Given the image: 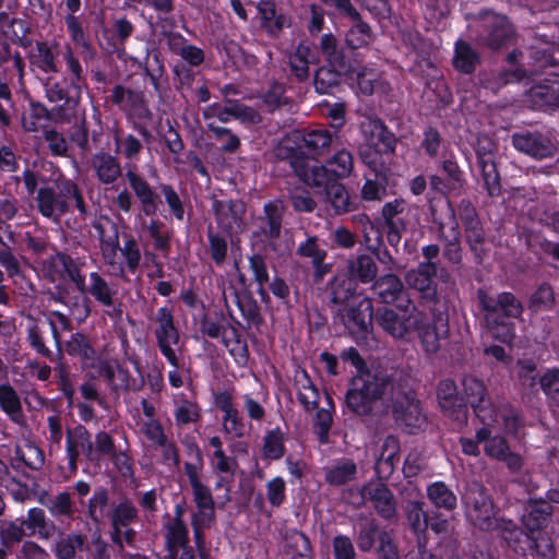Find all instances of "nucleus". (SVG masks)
<instances>
[{"mask_svg": "<svg viewBox=\"0 0 559 559\" xmlns=\"http://www.w3.org/2000/svg\"><path fill=\"white\" fill-rule=\"evenodd\" d=\"M388 395L396 423L409 428L420 429L426 424L420 402L399 372L383 369L360 371L349 383L345 394L346 407L359 417H374L388 413L381 400Z\"/></svg>", "mask_w": 559, "mask_h": 559, "instance_id": "f257e3e1", "label": "nucleus"}, {"mask_svg": "<svg viewBox=\"0 0 559 559\" xmlns=\"http://www.w3.org/2000/svg\"><path fill=\"white\" fill-rule=\"evenodd\" d=\"M479 308L485 312L484 321L489 334L497 341L511 345L515 340L514 319L523 313L522 302L509 292L490 296L485 289L477 290Z\"/></svg>", "mask_w": 559, "mask_h": 559, "instance_id": "f03ea898", "label": "nucleus"}, {"mask_svg": "<svg viewBox=\"0 0 559 559\" xmlns=\"http://www.w3.org/2000/svg\"><path fill=\"white\" fill-rule=\"evenodd\" d=\"M429 213L437 226V237L442 243V255L445 261L459 271L463 269L462 234L456 222L455 210L450 200L429 202Z\"/></svg>", "mask_w": 559, "mask_h": 559, "instance_id": "7ed1b4c3", "label": "nucleus"}, {"mask_svg": "<svg viewBox=\"0 0 559 559\" xmlns=\"http://www.w3.org/2000/svg\"><path fill=\"white\" fill-rule=\"evenodd\" d=\"M477 43L490 50L497 51L515 40V29L510 20L492 11L479 13Z\"/></svg>", "mask_w": 559, "mask_h": 559, "instance_id": "20e7f679", "label": "nucleus"}, {"mask_svg": "<svg viewBox=\"0 0 559 559\" xmlns=\"http://www.w3.org/2000/svg\"><path fill=\"white\" fill-rule=\"evenodd\" d=\"M468 520L481 531L495 527L493 502L486 487L478 481H471L463 496Z\"/></svg>", "mask_w": 559, "mask_h": 559, "instance_id": "39448f33", "label": "nucleus"}, {"mask_svg": "<svg viewBox=\"0 0 559 559\" xmlns=\"http://www.w3.org/2000/svg\"><path fill=\"white\" fill-rule=\"evenodd\" d=\"M399 309L403 310V313L389 307L378 308L374 313V321L386 334L401 340L417 326L420 312L412 305L409 298H406L405 305H399Z\"/></svg>", "mask_w": 559, "mask_h": 559, "instance_id": "423d86ee", "label": "nucleus"}, {"mask_svg": "<svg viewBox=\"0 0 559 559\" xmlns=\"http://www.w3.org/2000/svg\"><path fill=\"white\" fill-rule=\"evenodd\" d=\"M334 314L352 334L365 336L372 331L373 304L368 297L362 298L357 304L352 302L334 309Z\"/></svg>", "mask_w": 559, "mask_h": 559, "instance_id": "0eeeda50", "label": "nucleus"}, {"mask_svg": "<svg viewBox=\"0 0 559 559\" xmlns=\"http://www.w3.org/2000/svg\"><path fill=\"white\" fill-rule=\"evenodd\" d=\"M361 503L371 502L376 512L384 520L391 521L397 514V501L389 487L379 481H369L359 489Z\"/></svg>", "mask_w": 559, "mask_h": 559, "instance_id": "6e6552de", "label": "nucleus"}, {"mask_svg": "<svg viewBox=\"0 0 559 559\" xmlns=\"http://www.w3.org/2000/svg\"><path fill=\"white\" fill-rule=\"evenodd\" d=\"M381 214L386 227V241L391 247H397L411 222V212L405 201L394 200L385 203Z\"/></svg>", "mask_w": 559, "mask_h": 559, "instance_id": "1a4fd4ad", "label": "nucleus"}, {"mask_svg": "<svg viewBox=\"0 0 559 559\" xmlns=\"http://www.w3.org/2000/svg\"><path fill=\"white\" fill-rule=\"evenodd\" d=\"M212 210L218 227L229 235L240 234L245 229L246 204L241 200L221 201L214 199Z\"/></svg>", "mask_w": 559, "mask_h": 559, "instance_id": "9d476101", "label": "nucleus"}, {"mask_svg": "<svg viewBox=\"0 0 559 559\" xmlns=\"http://www.w3.org/2000/svg\"><path fill=\"white\" fill-rule=\"evenodd\" d=\"M463 392L466 403L471 405L475 415L486 423L492 418V403L484 382L473 376L462 379Z\"/></svg>", "mask_w": 559, "mask_h": 559, "instance_id": "9b49d317", "label": "nucleus"}, {"mask_svg": "<svg viewBox=\"0 0 559 559\" xmlns=\"http://www.w3.org/2000/svg\"><path fill=\"white\" fill-rule=\"evenodd\" d=\"M157 328L155 336L162 354L174 366L178 367V358L171 345L177 344L179 341V332L174 324V317L168 308H160L156 313Z\"/></svg>", "mask_w": 559, "mask_h": 559, "instance_id": "f8f14e48", "label": "nucleus"}, {"mask_svg": "<svg viewBox=\"0 0 559 559\" xmlns=\"http://www.w3.org/2000/svg\"><path fill=\"white\" fill-rule=\"evenodd\" d=\"M320 50L326 64L346 76L353 75L357 70V60L338 46L333 34H325L320 40Z\"/></svg>", "mask_w": 559, "mask_h": 559, "instance_id": "ddd939ff", "label": "nucleus"}, {"mask_svg": "<svg viewBox=\"0 0 559 559\" xmlns=\"http://www.w3.org/2000/svg\"><path fill=\"white\" fill-rule=\"evenodd\" d=\"M512 144L515 150L535 159L550 158L556 153V146L551 140L539 132L514 133Z\"/></svg>", "mask_w": 559, "mask_h": 559, "instance_id": "4468645a", "label": "nucleus"}, {"mask_svg": "<svg viewBox=\"0 0 559 559\" xmlns=\"http://www.w3.org/2000/svg\"><path fill=\"white\" fill-rule=\"evenodd\" d=\"M437 397L445 415L460 425L467 421V405L457 396V388L453 380H441L437 386Z\"/></svg>", "mask_w": 559, "mask_h": 559, "instance_id": "2eb2a0df", "label": "nucleus"}, {"mask_svg": "<svg viewBox=\"0 0 559 559\" xmlns=\"http://www.w3.org/2000/svg\"><path fill=\"white\" fill-rule=\"evenodd\" d=\"M371 284L372 294L382 304L393 305L399 301L406 304L407 289L401 277L394 272L377 276Z\"/></svg>", "mask_w": 559, "mask_h": 559, "instance_id": "dca6fc26", "label": "nucleus"}, {"mask_svg": "<svg viewBox=\"0 0 559 559\" xmlns=\"http://www.w3.org/2000/svg\"><path fill=\"white\" fill-rule=\"evenodd\" d=\"M345 274L357 284L368 285L378 276L379 267L370 253H359L345 261Z\"/></svg>", "mask_w": 559, "mask_h": 559, "instance_id": "f3484780", "label": "nucleus"}, {"mask_svg": "<svg viewBox=\"0 0 559 559\" xmlns=\"http://www.w3.org/2000/svg\"><path fill=\"white\" fill-rule=\"evenodd\" d=\"M399 461L400 441L395 436L389 435L384 438L381 452L376 461L374 471L378 478L380 480L390 478Z\"/></svg>", "mask_w": 559, "mask_h": 559, "instance_id": "a211bd4d", "label": "nucleus"}, {"mask_svg": "<svg viewBox=\"0 0 559 559\" xmlns=\"http://www.w3.org/2000/svg\"><path fill=\"white\" fill-rule=\"evenodd\" d=\"M364 133L367 142L373 146L378 153H393L396 145V136L384 126L380 119L369 121L364 126Z\"/></svg>", "mask_w": 559, "mask_h": 559, "instance_id": "6ab92c4d", "label": "nucleus"}, {"mask_svg": "<svg viewBox=\"0 0 559 559\" xmlns=\"http://www.w3.org/2000/svg\"><path fill=\"white\" fill-rule=\"evenodd\" d=\"M284 211L285 207L280 201L266 203L263 209V215L258 218L260 235L267 240L280 238Z\"/></svg>", "mask_w": 559, "mask_h": 559, "instance_id": "aec40b11", "label": "nucleus"}, {"mask_svg": "<svg viewBox=\"0 0 559 559\" xmlns=\"http://www.w3.org/2000/svg\"><path fill=\"white\" fill-rule=\"evenodd\" d=\"M552 507L544 499H528L525 512L522 515L523 525L532 533L540 531L547 525Z\"/></svg>", "mask_w": 559, "mask_h": 559, "instance_id": "412c9836", "label": "nucleus"}, {"mask_svg": "<svg viewBox=\"0 0 559 559\" xmlns=\"http://www.w3.org/2000/svg\"><path fill=\"white\" fill-rule=\"evenodd\" d=\"M110 100L122 110H133L139 115H150V110L145 105V96L141 91H134L117 84L111 90Z\"/></svg>", "mask_w": 559, "mask_h": 559, "instance_id": "4be33fe9", "label": "nucleus"}, {"mask_svg": "<svg viewBox=\"0 0 559 559\" xmlns=\"http://www.w3.org/2000/svg\"><path fill=\"white\" fill-rule=\"evenodd\" d=\"M330 301L334 309L342 308L353 302L357 295V283L345 273L343 275H335L330 284Z\"/></svg>", "mask_w": 559, "mask_h": 559, "instance_id": "5701e85b", "label": "nucleus"}, {"mask_svg": "<svg viewBox=\"0 0 559 559\" xmlns=\"http://www.w3.org/2000/svg\"><path fill=\"white\" fill-rule=\"evenodd\" d=\"M91 166L97 179L104 185L114 183L122 174L117 157L106 152L94 154L91 158Z\"/></svg>", "mask_w": 559, "mask_h": 559, "instance_id": "b1692460", "label": "nucleus"}, {"mask_svg": "<svg viewBox=\"0 0 559 559\" xmlns=\"http://www.w3.org/2000/svg\"><path fill=\"white\" fill-rule=\"evenodd\" d=\"M37 209L39 213L48 218L58 219L69 211V204L63 199H58L56 192L50 187L40 188L36 195Z\"/></svg>", "mask_w": 559, "mask_h": 559, "instance_id": "393cba45", "label": "nucleus"}, {"mask_svg": "<svg viewBox=\"0 0 559 559\" xmlns=\"http://www.w3.org/2000/svg\"><path fill=\"white\" fill-rule=\"evenodd\" d=\"M51 263L57 269L62 280H68L74 283L78 290L85 293V280L81 274L80 265L71 255L63 252H58L55 257L51 258Z\"/></svg>", "mask_w": 559, "mask_h": 559, "instance_id": "a878e982", "label": "nucleus"}, {"mask_svg": "<svg viewBox=\"0 0 559 559\" xmlns=\"http://www.w3.org/2000/svg\"><path fill=\"white\" fill-rule=\"evenodd\" d=\"M324 199L337 215L352 212L356 210V200L352 199L345 186L338 180L329 185L324 191Z\"/></svg>", "mask_w": 559, "mask_h": 559, "instance_id": "bb28decb", "label": "nucleus"}, {"mask_svg": "<svg viewBox=\"0 0 559 559\" xmlns=\"http://www.w3.org/2000/svg\"><path fill=\"white\" fill-rule=\"evenodd\" d=\"M464 239L476 265H481L489 253L486 231L481 225L464 228Z\"/></svg>", "mask_w": 559, "mask_h": 559, "instance_id": "cd10ccee", "label": "nucleus"}, {"mask_svg": "<svg viewBox=\"0 0 559 559\" xmlns=\"http://www.w3.org/2000/svg\"><path fill=\"white\" fill-rule=\"evenodd\" d=\"M359 528L356 535V543L358 548L364 551H370L376 542L381 544L382 534H389L386 531L380 528L379 523L374 519L360 518Z\"/></svg>", "mask_w": 559, "mask_h": 559, "instance_id": "c85d7f7f", "label": "nucleus"}, {"mask_svg": "<svg viewBox=\"0 0 559 559\" xmlns=\"http://www.w3.org/2000/svg\"><path fill=\"white\" fill-rule=\"evenodd\" d=\"M46 97L51 103L63 102V105L57 109L59 116L68 110H75L80 103L81 92L74 91V95H70L67 88L59 82H51L48 80L45 84Z\"/></svg>", "mask_w": 559, "mask_h": 559, "instance_id": "c756f323", "label": "nucleus"}, {"mask_svg": "<svg viewBox=\"0 0 559 559\" xmlns=\"http://www.w3.org/2000/svg\"><path fill=\"white\" fill-rule=\"evenodd\" d=\"M480 63L479 53L472 48V46L464 41L457 40L455 44V52L453 57L454 68L465 74H471L476 70Z\"/></svg>", "mask_w": 559, "mask_h": 559, "instance_id": "7c9ffc66", "label": "nucleus"}, {"mask_svg": "<svg viewBox=\"0 0 559 559\" xmlns=\"http://www.w3.org/2000/svg\"><path fill=\"white\" fill-rule=\"evenodd\" d=\"M414 331L417 332L426 354L433 355L440 349V342L444 335L438 331L436 325L427 322L421 313L418 316V323Z\"/></svg>", "mask_w": 559, "mask_h": 559, "instance_id": "2f4dec72", "label": "nucleus"}, {"mask_svg": "<svg viewBox=\"0 0 559 559\" xmlns=\"http://www.w3.org/2000/svg\"><path fill=\"white\" fill-rule=\"evenodd\" d=\"M258 11L261 17V26L272 36H276L285 25V16L276 14L274 1H261L258 4Z\"/></svg>", "mask_w": 559, "mask_h": 559, "instance_id": "473e14b6", "label": "nucleus"}, {"mask_svg": "<svg viewBox=\"0 0 559 559\" xmlns=\"http://www.w3.org/2000/svg\"><path fill=\"white\" fill-rule=\"evenodd\" d=\"M110 230L107 233L103 224H95L94 227L99 234L100 249L105 261L114 264L119 248V237L117 226L109 222Z\"/></svg>", "mask_w": 559, "mask_h": 559, "instance_id": "72a5a7b5", "label": "nucleus"}, {"mask_svg": "<svg viewBox=\"0 0 559 559\" xmlns=\"http://www.w3.org/2000/svg\"><path fill=\"white\" fill-rule=\"evenodd\" d=\"M427 496L438 509L452 511L456 508L457 499L454 492L442 481H436L428 486Z\"/></svg>", "mask_w": 559, "mask_h": 559, "instance_id": "f704fd0d", "label": "nucleus"}, {"mask_svg": "<svg viewBox=\"0 0 559 559\" xmlns=\"http://www.w3.org/2000/svg\"><path fill=\"white\" fill-rule=\"evenodd\" d=\"M302 142L313 156L323 155L330 151L332 134L328 129H313L305 132Z\"/></svg>", "mask_w": 559, "mask_h": 559, "instance_id": "c9c22d12", "label": "nucleus"}, {"mask_svg": "<svg viewBox=\"0 0 559 559\" xmlns=\"http://www.w3.org/2000/svg\"><path fill=\"white\" fill-rule=\"evenodd\" d=\"M0 407L16 424L23 421L20 397L10 384L0 385Z\"/></svg>", "mask_w": 559, "mask_h": 559, "instance_id": "e433bc0d", "label": "nucleus"}, {"mask_svg": "<svg viewBox=\"0 0 559 559\" xmlns=\"http://www.w3.org/2000/svg\"><path fill=\"white\" fill-rule=\"evenodd\" d=\"M343 78H346V75L337 73V70L332 69L329 64L322 66L316 71L314 88L320 94H329L341 84Z\"/></svg>", "mask_w": 559, "mask_h": 559, "instance_id": "4c0bfd02", "label": "nucleus"}, {"mask_svg": "<svg viewBox=\"0 0 559 559\" xmlns=\"http://www.w3.org/2000/svg\"><path fill=\"white\" fill-rule=\"evenodd\" d=\"M424 507V502L412 500L405 508L407 524L416 534H424L429 527V516Z\"/></svg>", "mask_w": 559, "mask_h": 559, "instance_id": "58836bf2", "label": "nucleus"}, {"mask_svg": "<svg viewBox=\"0 0 559 559\" xmlns=\"http://www.w3.org/2000/svg\"><path fill=\"white\" fill-rule=\"evenodd\" d=\"M86 545V536L83 534H68L60 538L55 548L59 559H74L78 550H83Z\"/></svg>", "mask_w": 559, "mask_h": 559, "instance_id": "ea45409f", "label": "nucleus"}, {"mask_svg": "<svg viewBox=\"0 0 559 559\" xmlns=\"http://www.w3.org/2000/svg\"><path fill=\"white\" fill-rule=\"evenodd\" d=\"M556 302L555 292L548 283L540 284L531 295L527 307L533 312L550 310Z\"/></svg>", "mask_w": 559, "mask_h": 559, "instance_id": "a19ab883", "label": "nucleus"}, {"mask_svg": "<svg viewBox=\"0 0 559 559\" xmlns=\"http://www.w3.org/2000/svg\"><path fill=\"white\" fill-rule=\"evenodd\" d=\"M441 169L444 174V188L448 192L460 191L464 188L466 182L464 174L454 159H444Z\"/></svg>", "mask_w": 559, "mask_h": 559, "instance_id": "79ce46f5", "label": "nucleus"}, {"mask_svg": "<svg viewBox=\"0 0 559 559\" xmlns=\"http://www.w3.org/2000/svg\"><path fill=\"white\" fill-rule=\"evenodd\" d=\"M192 488L194 502L199 509L197 516L202 521H211L214 518V500L210 489L202 483Z\"/></svg>", "mask_w": 559, "mask_h": 559, "instance_id": "37998d69", "label": "nucleus"}, {"mask_svg": "<svg viewBox=\"0 0 559 559\" xmlns=\"http://www.w3.org/2000/svg\"><path fill=\"white\" fill-rule=\"evenodd\" d=\"M286 555L290 559H310V542L301 532H293L286 539Z\"/></svg>", "mask_w": 559, "mask_h": 559, "instance_id": "c03bdc74", "label": "nucleus"}, {"mask_svg": "<svg viewBox=\"0 0 559 559\" xmlns=\"http://www.w3.org/2000/svg\"><path fill=\"white\" fill-rule=\"evenodd\" d=\"M66 350L72 356H79L84 360H93L96 352L91 341L83 333H74L66 344Z\"/></svg>", "mask_w": 559, "mask_h": 559, "instance_id": "a18cd8bd", "label": "nucleus"}, {"mask_svg": "<svg viewBox=\"0 0 559 559\" xmlns=\"http://www.w3.org/2000/svg\"><path fill=\"white\" fill-rule=\"evenodd\" d=\"M91 285L86 286L85 293L91 294L98 302L106 307L114 305V292L108 283L96 272L90 275Z\"/></svg>", "mask_w": 559, "mask_h": 559, "instance_id": "49530a36", "label": "nucleus"}, {"mask_svg": "<svg viewBox=\"0 0 559 559\" xmlns=\"http://www.w3.org/2000/svg\"><path fill=\"white\" fill-rule=\"evenodd\" d=\"M131 362L133 364L139 377H130L128 370L123 369L120 365H117V379L120 381L118 384V390L122 389L124 391L139 392L145 386L146 379L142 373L139 360L131 359Z\"/></svg>", "mask_w": 559, "mask_h": 559, "instance_id": "de8ad7c7", "label": "nucleus"}, {"mask_svg": "<svg viewBox=\"0 0 559 559\" xmlns=\"http://www.w3.org/2000/svg\"><path fill=\"white\" fill-rule=\"evenodd\" d=\"M233 294L236 298L238 308L247 322L255 326L260 325L262 323L260 307L252 295L246 294L240 296L235 289H233Z\"/></svg>", "mask_w": 559, "mask_h": 559, "instance_id": "09e8293b", "label": "nucleus"}, {"mask_svg": "<svg viewBox=\"0 0 559 559\" xmlns=\"http://www.w3.org/2000/svg\"><path fill=\"white\" fill-rule=\"evenodd\" d=\"M356 24L346 33L345 41L349 49L356 50L360 47L368 45L371 37L370 26L361 20H354Z\"/></svg>", "mask_w": 559, "mask_h": 559, "instance_id": "8fccbe9b", "label": "nucleus"}, {"mask_svg": "<svg viewBox=\"0 0 559 559\" xmlns=\"http://www.w3.org/2000/svg\"><path fill=\"white\" fill-rule=\"evenodd\" d=\"M356 464L350 460H346L345 462L330 469L325 475V480L333 486H343L353 480L356 476Z\"/></svg>", "mask_w": 559, "mask_h": 559, "instance_id": "3c124183", "label": "nucleus"}, {"mask_svg": "<svg viewBox=\"0 0 559 559\" xmlns=\"http://www.w3.org/2000/svg\"><path fill=\"white\" fill-rule=\"evenodd\" d=\"M335 180L330 168L323 165H312L302 182L312 188L323 189L324 192Z\"/></svg>", "mask_w": 559, "mask_h": 559, "instance_id": "603ef678", "label": "nucleus"}, {"mask_svg": "<svg viewBox=\"0 0 559 559\" xmlns=\"http://www.w3.org/2000/svg\"><path fill=\"white\" fill-rule=\"evenodd\" d=\"M329 168L336 180L347 178L354 167V159L348 151L342 150L333 155L328 162Z\"/></svg>", "mask_w": 559, "mask_h": 559, "instance_id": "864d4df0", "label": "nucleus"}, {"mask_svg": "<svg viewBox=\"0 0 559 559\" xmlns=\"http://www.w3.org/2000/svg\"><path fill=\"white\" fill-rule=\"evenodd\" d=\"M143 69L146 75L150 78L155 90H158L159 79L164 74V64L162 55L156 48L147 50Z\"/></svg>", "mask_w": 559, "mask_h": 559, "instance_id": "5fc2aeb1", "label": "nucleus"}, {"mask_svg": "<svg viewBox=\"0 0 559 559\" xmlns=\"http://www.w3.org/2000/svg\"><path fill=\"white\" fill-rule=\"evenodd\" d=\"M25 536L24 525L14 521H2L0 523V540L2 547L11 549Z\"/></svg>", "mask_w": 559, "mask_h": 559, "instance_id": "6e6d98bb", "label": "nucleus"}, {"mask_svg": "<svg viewBox=\"0 0 559 559\" xmlns=\"http://www.w3.org/2000/svg\"><path fill=\"white\" fill-rule=\"evenodd\" d=\"M207 129L213 133L214 139L222 143V152L233 154L240 147V139L231 130L213 123H209Z\"/></svg>", "mask_w": 559, "mask_h": 559, "instance_id": "4d7b16f0", "label": "nucleus"}, {"mask_svg": "<svg viewBox=\"0 0 559 559\" xmlns=\"http://www.w3.org/2000/svg\"><path fill=\"white\" fill-rule=\"evenodd\" d=\"M478 165L481 169V177L488 194L491 197L499 194L501 191L500 175L495 158L480 162Z\"/></svg>", "mask_w": 559, "mask_h": 559, "instance_id": "13d9d810", "label": "nucleus"}, {"mask_svg": "<svg viewBox=\"0 0 559 559\" xmlns=\"http://www.w3.org/2000/svg\"><path fill=\"white\" fill-rule=\"evenodd\" d=\"M285 453V447L283 443V433L277 428L269 431L264 437L263 455L269 460H278Z\"/></svg>", "mask_w": 559, "mask_h": 559, "instance_id": "bf43d9fd", "label": "nucleus"}, {"mask_svg": "<svg viewBox=\"0 0 559 559\" xmlns=\"http://www.w3.org/2000/svg\"><path fill=\"white\" fill-rule=\"evenodd\" d=\"M109 493L104 487L97 488L88 501V515L92 521L98 524L104 518L105 508L108 506Z\"/></svg>", "mask_w": 559, "mask_h": 559, "instance_id": "052dcab7", "label": "nucleus"}, {"mask_svg": "<svg viewBox=\"0 0 559 559\" xmlns=\"http://www.w3.org/2000/svg\"><path fill=\"white\" fill-rule=\"evenodd\" d=\"M376 233L377 247H369V253L374 258V261H379L388 272H393L397 266L396 261L384 246L382 233L379 230H376Z\"/></svg>", "mask_w": 559, "mask_h": 559, "instance_id": "680f3d73", "label": "nucleus"}, {"mask_svg": "<svg viewBox=\"0 0 559 559\" xmlns=\"http://www.w3.org/2000/svg\"><path fill=\"white\" fill-rule=\"evenodd\" d=\"M138 512L134 506L124 500L120 502L111 512L110 521L112 526H128L136 518Z\"/></svg>", "mask_w": 559, "mask_h": 559, "instance_id": "e2e57ef3", "label": "nucleus"}, {"mask_svg": "<svg viewBox=\"0 0 559 559\" xmlns=\"http://www.w3.org/2000/svg\"><path fill=\"white\" fill-rule=\"evenodd\" d=\"M518 377L522 384L531 390H534L538 382L537 366L532 359L518 360Z\"/></svg>", "mask_w": 559, "mask_h": 559, "instance_id": "0e129e2a", "label": "nucleus"}, {"mask_svg": "<svg viewBox=\"0 0 559 559\" xmlns=\"http://www.w3.org/2000/svg\"><path fill=\"white\" fill-rule=\"evenodd\" d=\"M116 450L115 441L106 431H99L94 441V463H98L100 457L114 456Z\"/></svg>", "mask_w": 559, "mask_h": 559, "instance_id": "69168bd1", "label": "nucleus"}, {"mask_svg": "<svg viewBox=\"0 0 559 559\" xmlns=\"http://www.w3.org/2000/svg\"><path fill=\"white\" fill-rule=\"evenodd\" d=\"M406 282L411 287L421 292L426 298L432 299L437 295L436 284L433 281L426 278L414 270L407 272Z\"/></svg>", "mask_w": 559, "mask_h": 559, "instance_id": "338daca9", "label": "nucleus"}, {"mask_svg": "<svg viewBox=\"0 0 559 559\" xmlns=\"http://www.w3.org/2000/svg\"><path fill=\"white\" fill-rule=\"evenodd\" d=\"M263 103L269 108V111H274L280 107L287 105L288 99L285 97L284 85L273 82L267 92L263 95Z\"/></svg>", "mask_w": 559, "mask_h": 559, "instance_id": "774afa93", "label": "nucleus"}]
</instances>
